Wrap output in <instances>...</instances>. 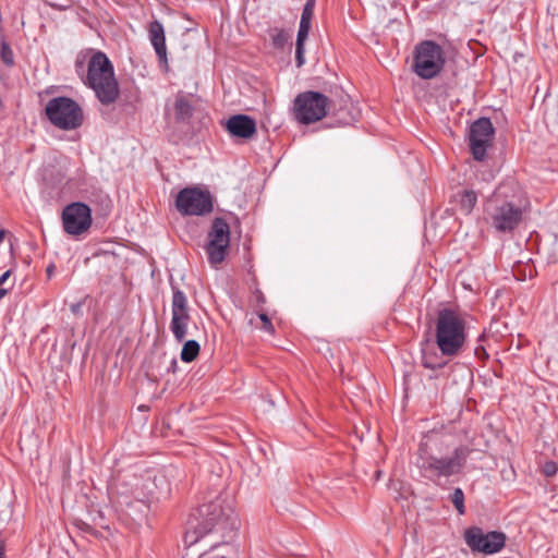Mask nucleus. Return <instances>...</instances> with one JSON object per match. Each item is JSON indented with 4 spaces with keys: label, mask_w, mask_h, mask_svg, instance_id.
Here are the masks:
<instances>
[{
    "label": "nucleus",
    "mask_w": 558,
    "mask_h": 558,
    "mask_svg": "<svg viewBox=\"0 0 558 558\" xmlns=\"http://www.w3.org/2000/svg\"><path fill=\"white\" fill-rule=\"evenodd\" d=\"M148 37L155 49L156 56L161 66L168 68L167 46L165 28L161 22L154 20L148 24Z\"/></svg>",
    "instance_id": "obj_16"
},
{
    "label": "nucleus",
    "mask_w": 558,
    "mask_h": 558,
    "mask_svg": "<svg viewBox=\"0 0 558 558\" xmlns=\"http://www.w3.org/2000/svg\"><path fill=\"white\" fill-rule=\"evenodd\" d=\"M271 43L275 48L281 49L289 40V35L284 29L272 28L269 32Z\"/></svg>",
    "instance_id": "obj_23"
},
{
    "label": "nucleus",
    "mask_w": 558,
    "mask_h": 558,
    "mask_svg": "<svg viewBox=\"0 0 558 558\" xmlns=\"http://www.w3.org/2000/svg\"><path fill=\"white\" fill-rule=\"evenodd\" d=\"M4 235H5V231L4 230H0V243L3 241Z\"/></svg>",
    "instance_id": "obj_33"
},
{
    "label": "nucleus",
    "mask_w": 558,
    "mask_h": 558,
    "mask_svg": "<svg viewBox=\"0 0 558 558\" xmlns=\"http://www.w3.org/2000/svg\"><path fill=\"white\" fill-rule=\"evenodd\" d=\"M451 203L460 213L468 216L477 203V194L473 190H461L452 195Z\"/></svg>",
    "instance_id": "obj_19"
},
{
    "label": "nucleus",
    "mask_w": 558,
    "mask_h": 558,
    "mask_svg": "<svg viewBox=\"0 0 558 558\" xmlns=\"http://www.w3.org/2000/svg\"><path fill=\"white\" fill-rule=\"evenodd\" d=\"M199 350L201 347L196 340H187L183 344L180 357L183 362L190 363L198 356Z\"/></svg>",
    "instance_id": "obj_20"
},
{
    "label": "nucleus",
    "mask_w": 558,
    "mask_h": 558,
    "mask_svg": "<svg viewBox=\"0 0 558 558\" xmlns=\"http://www.w3.org/2000/svg\"><path fill=\"white\" fill-rule=\"evenodd\" d=\"M64 231L71 235H80L92 225L90 208L84 203H72L62 211Z\"/></svg>",
    "instance_id": "obj_14"
},
{
    "label": "nucleus",
    "mask_w": 558,
    "mask_h": 558,
    "mask_svg": "<svg viewBox=\"0 0 558 558\" xmlns=\"http://www.w3.org/2000/svg\"><path fill=\"white\" fill-rule=\"evenodd\" d=\"M463 538L473 553L494 555L505 547L507 536L500 531L485 533L478 526H471L464 531Z\"/></svg>",
    "instance_id": "obj_10"
},
{
    "label": "nucleus",
    "mask_w": 558,
    "mask_h": 558,
    "mask_svg": "<svg viewBox=\"0 0 558 558\" xmlns=\"http://www.w3.org/2000/svg\"><path fill=\"white\" fill-rule=\"evenodd\" d=\"M76 525L84 532L90 533L93 531V527L83 521L77 522Z\"/></svg>",
    "instance_id": "obj_28"
},
{
    "label": "nucleus",
    "mask_w": 558,
    "mask_h": 558,
    "mask_svg": "<svg viewBox=\"0 0 558 558\" xmlns=\"http://www.w3.org/2000/svg\"><path fill=\"white\" fill-rule=\"evenodd\" d=\"M230 246V227L228 222L216 217L211 221L210 230L207 233V242L204 245L208 263L217 268L226 258Z\"/></svg>",
    "instance_id": "obj_9"
},
{
    "label": "nucleus",
    "mask_w": 558,
    "mask_h": 558,
    "mask_svg": "<svg viewBox=\"0 0 558 558\" xmlns=\"http://www.w3.org/2000/svg\"><path fill=\"white\" fill-rule=\"evenodd\" d=\"M174 119L178 123L187 124L194 114L193 96L179 93L174 100Z\"/></svg>",
    "instance_id": "obj_18"
},
{
    "label": "nucleus",
    "mask_w": 558,
    "mask_h": 558,
    "mask_svg": "<svg viewBox=\"0 0 558 558\" xmlns=\"http://www.w3.org/2000/svg\"><path fill=\"white\" fill-rule=\"evenodd\" d=\"M315 0H307L303 7L301 14L296 43H295V63L301 68L305 63V49L304 45L308 37L311 29V22L314 14Z\"/></svg>",
    "instance_id": "obj_15"
},
{
    "label": "nucleus",
    "mask_w": 558,
    "mask_h": 558,
    "mask_svg": "<svg viewBox=\"0 0 558 558\" xmlns=\"http://www.w3.org/2000/svg\"><path fill=\"white\" fill-rule=\"evenodd\" d=\"M175 206L182 215L203 216L213 210V201L207 191L197 187H185L179 192Z\"/></svg>",
    "instance_id": "obj_11"
},
{
    "label": "nucleus",
    "mask_w": 558,
    "mask_h": 558,
    "mask_svg": "<svg viewBox=\"0 0 558 558\" xmlns=\"http://www.w3.org/2000/svg\"><path fill=\"white\" fill-rule=\"evenodd\" d=\"M421 362L425 368L433 371L444 368L447 365V361L442 360V357L438 356L436 353L428 354L425 351H423Z\"/></svg>",
    "instance_id": "obj_21"
},
{
    "label": "nucleus",
    "mask_w": 558,
    "mask_h": 558,
    "mask_svg": "<svg viewBox=\"0 0 558 558\" xmlns=\"http://www.w3.org/2000/svg\"><path fill=\"white\" fill-rule=\"evenodd\" d=\"M475 355L478 357L487 356V353L483 347L475 348Z\"/></svg>",
    "instance_id": "obj_30"
},
{
    "label": "nucleus",
    "mask_w": 558,
    "mask_h": 558,
    "mask_svg": "<svg viewBox=\"0 0 558 558\" xmlns=\"http://www.w3.org/2000/svg\"><path fill=\"white\" fill-rule=\"evenodd\" d=\"M7 293H8V289L0 288V300H1L2 298H4V296L7 295Z\"/></svg>",
    "instance_id": "obj_32"
},
{
    "label": "nucleus",
    "mask_w": 558,
    "mask_h": 558,
    "mask_svg": "<svg viewBox=\"0 0 558 558\" xmlns=\"http://www.w3.org/2000/svg\"><path fill=\"white\" fill-rule=\"evenodd\" d=\"M466 322L456 311L442 308L438 311L435 324V342L442 356L459 355L466 342Z\"/></svg>",
    "instance_id": "obj_4"
},
{
    "label": "nucleus",
    "mask_w": 558,
    "mask_h": 558,
    "mask_svg": "<svg viewBox=\"0 0 558 558\" xmlns=\"http://www.w3.org/2000/svg\"><path fill=\"white\" fill-rule=\"evenodd\" d=\"M45 113L52 125L63 131H72L83 124V110L70 97L59 96L50 99Z\"/></svg>",
    "instance_id": "obj_7"
},
{
    "label": "nucleus",
    "mask_w": 558,
    "mask_h": 558,
    "mask_svg": "<svg viewBox=\"0 0 558 558\" xmlns=\"http://www.w3.org/2000/svg\"><path fill=\"white\" fill-rule=\"evenodd\" d=\"M495 129L488 118L475 120L469 131V145L472 156L477 161H483L487 156V148L494 140Z\"/></svg>",
    "instance_id": "obj_12"
},
{
    "label": "nucleus",
    "mask_w": 558,
    "mask_h": 558,
    "mask_svg": "<svg viewBox=\"0 0 558 558\" xmlns=\"http://www.w3.org/2000/svg\"><path fill=\"white\" fill-rule=\"evenodd\" d=\"M353 121L352 117L343 118L339 121V125H349Z\"/></svg>",
    "instance_id": "obj_31"
},
{
    "label": "nucleus",
    "mask_w": 558,
    "mask_h": 558,
    "mask_svg": "<svg viewBox=\"0 0 558 558\" xmlns=\"http://www.w3.org/2000/svg\"><path fill=\"white\" fill-rule=\"evenodd\" d=\"M558 471V466L556 462L554 461H546L542 466V472L545 476L551 477L554 476Z\"/></svg>",
    "instance_id": "obj_25"
},
{
    "label": "nucleus",
    "mask_w": 558,
    "mask_h": 558,
    "mask_svg": "<svg viewBox=\"0 0 558 558\" xmlns=\"http://www.w3.org/2000/svg\"><path fill=\"white\" fill-rule=\"evenodd\" d=\"M52 269H53V265L47 267V272L50 275L52 272Z\"/></svg>",
    "instance_id": "obj_34"
},
{
    "label": "nucleus",
    "mask_w": 558,
    "mask_h": 558,
    "mask_svg": "<svg viewBox=\"0 0 558 558\" xmlns=\"http://www.w3.org/2000/svg\"><path fill=\"white\" fill-rule=\"evenodd\" d=\"M472 452L473 449L469 446L460 445L453 449L450 456H421L417 459L416 465L424 478L440 485L442 478H449L463 473L466 461Z\"/></svg>",
    "instance_id": "obj_5"
},
{
    "label": "nucleus",
    "mask_w": 558,
    "mask_h": 558,
    "mask_svg": "<svg viewBox=\"0 0 558 558\" xmlns=\"http://www.w3.org/2000/svg\"><path fill=\"white\" fill-rule=\"evenodd\" d=\"M0 57L3 63L8 66H12L14 64L13 51L8 41L2 40L0 45Z\"/></svg>",
    "instance_id": "obj_24"
},
{
    "label": "nucleus",
    "mask_w": 558,
    "mask_h": 558,
    "mask_svg": "<svg viewBox=\"0 0 558 558\" xmlns=\"http://www.w3.org/2000/svg\"><path fill=\"white\" fill-rule=\"evenodd\" d=\"M259 319L263 323V329L269 333L275 331L274 325L266 313L259 314Z\"/></svg>",
    "instance_id": "obj_26"
},
{
    "label": "nucleus",
    "mask_w": 558,
    "mask_h": 558,
    "mask_svg": "<svg viewBox=\"0 0 558 558\" xmlns=\"http://www.w3.org/2000/svg\"><path fill=\"white\" fill-rule=\"evenodd\" d=\"M523 206L512 183L499 184L484 203V221L498 234L512 233L523 220Z\"/></svg>",
    "instance_id": "obj_1"
},
{
    "label": "nucleus",
    "mask_w": 558,
    "mask_h": 558,
    "mask_svg": "<svg viewBox=\"0 0 558 558\" xmlns=\"http://www.w3.org/2000/svg\"><path fill=\"white\" fill-rule=\"evenodd\" d=\"M446 64L444 48L434 40L426 39L416 44L413 53L412 71L423 80L438 76Z\"/></svg>",
    "instance_id": "obj_6"
},
{
    "label": "nucleus",
    "mask_w": 558,
    "mask_h": 558,
    "mask_svg": "<svg viewBox=\"0 0 558 558\" xmlns=\"http://www.w3.org/2000/svg\"><path fill=\"white\" fill-rule=\"evenodd\" d=\"M196 513L197 524L194 527L199 536H204L213 531L222 533L234 531L239 526L233 501L228 496H216L215 499L199 506Z\"/></svg>",
    "instance_id": "obj_3"
},
{
    "label": "nucleus",
    "mask_w": 558,
    "mask_h": 558,
    "mask_svg": "<svg viewBox=\"0 0 558 558\" xmlns=\"http://www.w3.org/2000/svg\"><path fill=\"white\" fill-rule=\"evenodd\" d=\"M226 128L235 137L251 138L256 133V122L246 114H235L229 118Z\"/></svg>",
    "instance_id": "obj_17"
},
{
    "label": "nucleus",
    "mask_w": 558,
    "mask_h": 558,
    "mask_svg": "<svg viewBox=\"0 0 558 558\" xmlns=\"http://www.w3.org/2000/svg\"><path fill=\"white\" fill-rule=\"evenodd\" d=\"M12 274V270L11 269H8L7 271H4L1 276H0V286H2L11 276Z\"/></svg>",
    "instance_id": "obj_29"
},
{
    "label": "nucleus",
    "mask_w": 558,
    "mask_h": 558,
    "mask_svg": "<svg viewBox=\"0 0 558 558\" xmlns=\"http://www.w3.org/2000/svg\"><path fill=\"white\" fill-rule=\"evenodd\" d=\"M177 365V360L175 359H172L171 360V367H174Z\"/></svg>",
    "instance_id": "obj_36"
},
{
    "label": "nucleus",
    "mask_w": 558,
    "mask_h": 558,
    "mask_svg": "<svg viewBox=\"0 0 558 558\" xmlns=\"http://www.w3.org/2000/svg\"><path fill=\"white\" fill-rule=\"evenodd\" d=\"M329 106V98L319 92L301 93L293 101L294 118L301 124L315 123L326 117Z\"/></svg>",
    "instance_id": "obj_8"
},
{
    "label": "nucleus",
    "mask_w": 558,
    "mask_h": 558,
    "mask_svg": "<svg viewBox=\"0 0 558 558\" xmlns=\"http://www.w3.org/2000/svg\"><path fill=\"white\" fill-rule=\"evenodd\" d=\"M84 84L104 106H110L119 98L120 88L114 68L105 52L96 51L90 57Z\"/></svg>",
    "instance_id": "obj_2"
},
{
    "label": "nucleus",
    "mask_w": 558,
    "mask_h": 558,
    "mask_svg": "<svg viewBox=\"0 0 558 558\" xmlns=\"http://www.w3.org/2000/svg\"><path fill=\"white\" fill-rule=\"evenodd\" d=\"M0 558H4L3 557V546L0 544Z\"/></svg>",
    "instance_id": "obj_35"
},
{
    "label": "nucleus",
    "mask_w": 558,
    "mask_h": 558,
    "mask_svg": "<svg viewBox=\"0 0 558 558\" xmlns=\"http://www.w3.org/2000/svg\"><path fill=\"white\" fill-rule=\"evenodd\" d=\"M82 307H83V303L76 302V303L71 304L70 310L74 315L78 316V315H82Z\"/></svg>",
    "instance_id": "obj_27"
},
{
    "label": "nucleus",
    "mask_w": 558,
    "mask_h": 558,
    "mask_svg": "<svg viewBox=\"0 0 558 558\" xmlns=\"http://www.w3.org/2000/svg\"><path fill=\"white\" fill-rule=\"evenodd\" d=\"M449 500L452 502L460 515L465 513L464 493L460 487H456L453 489V492L449 495Z\"/></svg>",
    "instance_id": "obj_22"
},
{
    "label": "nucleus",
    "mask_w": 558,
    "mask_h": 558,
    "mask_svg": "<svg viewBox=\"0 0 558 558\" xmlns=\"http://www.w3.org/2000/svg\"><path fill=\"white\" fill-rule=\"evenodd\" d=\"M171 323L170 330L178 342H183L187 336L190 313L186 295L178 287H172Z\"/></svg>",
    "instance_id": "obj_13"
}]
</instances>
